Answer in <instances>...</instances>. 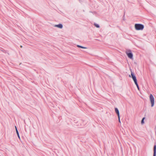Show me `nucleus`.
<instances>
[{
	"mask_svg": "<svg viewBox=\"0 0 156 156\" xmlns=\"http://www.w3.org/2000/svg\"><path fill=\"white\" fill-rule=\"evenodd\" d=\"M135 29L137 30H142L144 28V26L140 24H136L135 25Z\"/></svg>",
	"mask_w": 156,
	"mask_h": 156,
	"instance_id": "nucleus-1",
	"label": "nucleus"
},
{
	"mask_svg": "<svg viewBox=\"0 0 156 156\" xmlns=\"http://www.w3.org/2000/svg\"><path fill=\"white\" fill-rule=\"evenodd\" d=\"M151 104V107H153L154 104V98L153 96L151 94L149 96Z\"/></svg>",
	"mask_w": 156,
	"mask_h": 156,
	"instance_id": "nucleus-2",
	"label": "nucleus"
},
{
	"mask_svg": "<svg viewBox=\"0 0 156 156\" xmlns=\"http://www.w3.org/2000/svg\"><path fill=\"white\" fill-rule=\"evenodd\" d=\"M126 53L128 57L130 59H132L133 58V54L132 53L130 50H128L126 51Z\"/></svg>",
	"mask_w": 156,
	"mask_h": 156,
	"instance_id": "nucleus-3",
	"label": "nucleus"
},
{
	"mask_svg": "<svg viewBox=\"0 0 156 156\" xmlns=\"http://www.w3.org/2000/svg\"><path fill=\"white\" fill-rule=\"evenodd\" d=\"M131 75L132 77L134 83L137 82V80L136 78V76H135L134 73H133L132 71H131Z\"/></svg>",
	"mask_w": 156,
	"mask_h": 156,
	"instance_id": "nucleus-4",
	"label": "nucleus"
},
{
	"mask_svg": "<svg viewBox=\"0 0 156 156\" xmlns=\"http://www.w3.org/2000/svg\"><path fill=\"white\" fill-rule=\"evenodd\" d=\"M153 156H156V145H155L154 147Z\"/></svg>",
	"mask_w": 156,
	"mask_h": 156,
	"instance_id": "nucleus-5",
	"label": "nucleus"
},
{
	"mask_svg": "<svg viewBox=\"0 0 156 156\" xmlns=\"http://www.w3.org/2000/svg\"><path fill=\"white\" fill-rule=\"evenodd\" d=\"M115 111L116 113L117 114V115L118 116V117H119V116H120L119 112V110L117 108H115Z\"/></svg>",
	"mask_w": 156,
	"mask_h": 156,
	"instance_id": "nucleus-6",
	"label": "nucleus"
},
{
	"mask_svg": "<svg viewBox=\"0 0 156 156\" xmlns=\"http://www.w3.org/2000/svg\"><path fill=\"white\" fill-rule=\"evenodd\" d=\"M54 26L55 27H58L60 28H62L63 27L62 25L61 24H59L58 25H56Z\"/></svg>",
	"mask_w": 156,
	"mask_h": 156,
	"instance_id": "nucleus-7",
	"label": "nucleus"
},
{
	"mask_svg": "<svg viewBox=\"0 0 156 156\" xmlns=\"http://www.w3.org/2000/svg\"><path fill=\"white\" fill-rule=\"evenodd\" d=\"M15 128H16V133H17V136H18V138L19 139H20V135H19V132H18V130L17 129V127H16V126H15Z\"/></svg>",
	"mask_w": 156,
	"mask_h": 156,
	"instance_id": "nucleus-8",
	"label": "nucleus"
},
{
	"mask_svg": "<svg viewBox=\"0 0 156 156\" xmlns=\"http://www.w3.org/2000/svg\"><path fill=\"white\" fill-rule=\"evenodd\" d=\"M77 46L79 48H84V49L87 48H86V47H84L82 46H80V45H77Z\"/></svg>",
	"mask_w": 156,
	"mask_h": 156,
	"instance_id": "nucleus-9",
	"label": "nucleus"
},
{
	"mask_svg": "<svg viewBox=\"0 0 156 156\" xmlns=\"http://www.w3.org/2000/svg\"><path fill=\"white\" fill-rule=\"evenodd\" d=\"M135 84L136 85L137 88H138V89L139 90H140V88H139V86L138 85V84L137 83V82H135Z\"/></svg>",
	"mask_w": 156,
	"mask_h": 156,
	"instance_id": "nucleus-10",
	"label": "nucleus"
},
{
	"mask_svg": "<svg viewBox=\"0 0 156 156\" xmlns=\"http://www.w3.org/2000/svg\"><path fill=\"white\" fill-rule=\"evenodd\" d=\"M94 25L97 28H99L100 27V26H99V25L96 23H94Z\"/></svg>",
	"mask_w": 156,
	"mask_h": 156,
	"instance_id": "nucleus-11",
	"label": "nucleus"
},
{
	"mask_svg": "<svg viewBox=\"0 0 156 156\" xmlns=\"http://www.w3.org/2000/svg\"><path fill=\"white\" fill-rule=\"evenodd\" d=\"M144 119H145V118L144 117L142 119L141 121V123L142 124H143L144 123Z\"/></svg>",
	"mask_w": 156,
	"mask_h": 156,
	"instance_id": "nucleus-12",
	"label": "nucleus"
},
{
	"mask_svg": "<svg viewBox=\"0 0 156 156\" xmlns=\"http://www.w3.org/2000/svg\"><path fill=\"white\" fill-rule=\"evenodd\" d=\"M118 119H119V122L120 123L121 122H120V116H119V117H118Z\"/></svg>",
	"mask_w": 156,
	"mask_h": 156,
	"instance_id": "nucleus-13",
	"label": "nucleus"
},
{
	"mask_svg": "<svg viewBox=\"0 0 156 156\" xmlns=\"http://www.w3.org/2000/svg\"><path fill=\"white\" fill-rule=\"evenodd\" d=\"M79 1H80V2H82V0H79Z\"/></svg>",
	"mask_w": 156,
	"mask_h": 156,
	"instance_id": "nucleus-14",
	"label": "nucleus"
},
{
	"mask_svg": "<svg viewBox=\"0 0 156 156\" xmlns=\"http://www.w3.org/2000/svg\"><path fill=\"white\" fill-rule=\"evenodd\" d=\"M20 47H21V48H22V46H20Z\"/></svg>",
	"mask_w": 156,
	"mask_h": 156,
	"instance_id": "nucleus-15",
	"label": "nucleus"
}]
</instances>
